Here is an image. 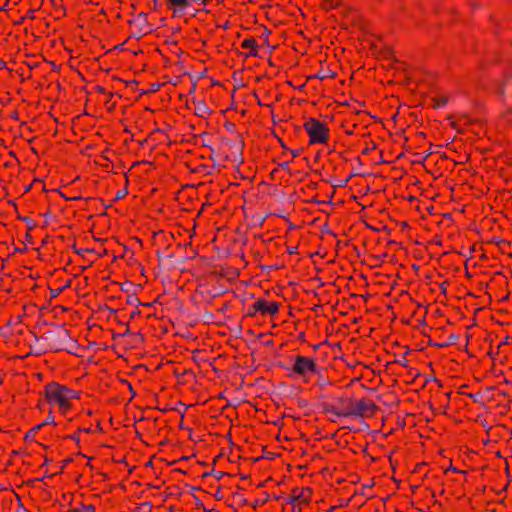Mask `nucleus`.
<instances>
[{"label":"nucleus","instance_id":"1","mask_svg":"<svg viewBox=\"0 0 512 512\" xmlns=\"http://www.w3.org/2000/svg\"><path fill=\"white\" fill-rule=\"evenodd\" d=\"M43 397L50 408L56 409L61 415H66L73 409L74 402L80 399V392L52 381L44 386Z\"/></svg>","mask_w":512,"mask_h":512},{"label":"nucleus","instance_id":"15","mask_svg":"<svg viewBox=\"0 0 512 512\" xmlns=\"http://www.w3.org/2000/svg\"><path fill=\"white\" fill-rule=\"evenodd\" d=\"M48 461H49V460H48L47 458H45V462H44V464H48Z\"/></svg>","mask_w":512,"mask_h":512},{"label":"nucleus","instance_id":"13","mask_svg":"<svg viewBox=\"0 0 512 512\" xmlns=\"http://www.w3.org/2000/svg\"><path fill=\"white\" fill-rule=\"evenodd\" d=\"M290 154H291L292 158H296L297 156H299V151L298 150H290Z\"/></svg>","mask_w":512,"mask_h":512},{"label":"nucleus","instance_id":"2","mask_svg":"<svg viewBox=\"0 0 512 512\" xmlns=\"http://www.w3.org/2000/svg\"><path fill=\"white\" fill-rule=\"evenodd\" d=\"M303 127L309 136L310 145L328 144L330 139V129L327 124L311 117L304 122Z\"/></svg>","mask_w":512,"mask_h":512},{"label":"nucleus","instance_id":"12","mask_svg":"<svg viewBox=\"0 0 512 512\" xmlns=\"http://www.w3.org/2000/svg\"><path fill=\"white\" fill-rule=\"evenodd\" d=\"M136 21L146 22V14H144V13H140V14L137 16Z\"/></svg>","mask_w":512,"mask_h":512},{"label":"nucleus","instance_id":"10","mask_svg":"<svg viewBox=\"0 0 512 512\" xmlns=\"http://www.w3.org/2000/svg\"><path fill=\"white\" fill-rule=\"evenodd\" d=\"M433 103V107L434 108H441V107H444L447 102H448V98L444 95H440V96H436L432 99Z\"/></svg>","mask_w":512,"mask_h":512},{"label":"nucleus","instance_id":"14","mask_svg":"<svg viewBox=\"0 0 512 512\" xmlns=\"http://www.w3.org/2000/svg\"><path fill=\"white\" fill-rule=\"evenodd\" d=\"M83 431H85V432H87V433H88V432L90 431V429L84 428V430H83Z\"/></svg>","mask_w":512,"mask_h":512},{"label":"nucleus","instance_id":"7","mask_svg":"<svg viewBox=\"0 0 512 512\" xmlns=\"http://www.w3.org/2000/svg\"><path fill=\"white\" fill-rule=\"evenodd\" d=\"M241 47L248 50L247 56H257L258 54V44L253 37L245 38L241 43Z\"/></svg>","mask_w":512,"mask_h":512},{"label":"nucleus","instance_id":"6","mask_svg":"<svg viewBox=\"0 0 512 512\" xmlns=\"http://www.w3.org/2000/svg\"><path fill=\"white\" fill-rule=\"evenodd\" d=\"M167 7L173 11V14L183 13L189 8L194 0H165Z\"/></svg>","mask_w":512,"mask_h":512},{"label":"nucleus","instance_id":"3","mask_svg":"<svg viewBox=\"0 0 512 512\" xmlns=\"http://www.w3.org/2000/svg\"><path fill=\"white\" fill-rule=\"evenodd\" d=\"M317 371V365L313 358L297 355L291 367L290 376H298L308 380Z\"/></svg>","mask_w":512,"mask_h":512},{"label":"nucleus","instance_id":"9","mask_svg":"<svg viewBox=\"0 0 512 512\" xmlns=\"http://www.w3.org/2000/svg\"><path fill=\"white\" fill-rule=\"evenodd\" d=\"M66 512H96V510L91 504H79L75 507H71Z\"/></svg>","mask_w":512,"mask_h":512},{"label":"nucleus","instance_id":"8","mask_svg":"<svg viewBox=\"0 0 512 512\" xmlns=\"http://www.w3.org/2000/svg\"><path fill=\"white\" fill-rule=\"evenodd\" d=\"M53 410H54L53 408H50L48 416L46 417V419L42 423L37 424L36 426H34L30 430V432H29L30 435H35L36 432H38L42 427H44L46 425L56 426L55 417L53 415Z\"/></svg>","mask_w":512,"mask_h":512},{"label":"nucleus","instance_id":"11","mask_svg":"<svg viewBox=\"0 0 512 512\" xmlns=\"http://www.w3.org/2000/svg\"><path fill=\"white\" fill-rule=\"evenodd\" d=\"M196 114L199 115L200 117L205 118L210 114V111H209L208 107L206 106V104L198 103V105L196 107Z\"/></svg>","mask_w":512,"mask_h":512},{"label":"nucleus","instance_id":"5","mask_svg":"<svg viewBox=\"0 0 512 512\" xmlns=\"http://www.w3.org/2000/svg\"><path fill=\"white\" fill-rule=\"evenodd\" d=\"M376 406L368 399H360L348 409L343 415L345 416H364L374 412Z\"/></svg>","mask_w":512,"mask_h":512},{"label":"nucleus","instance_id":"4","mask_svg":"<svg viewBox=\"0 0 512 512\" xmlns=\"http://www.w3.org/2000/svg\"><path fill=\"white\" fill-rule=\"evenodd\" d=\"M279 311V303L276 301H267L264 298H258L249 307V316H255L257 313L264 315H276Z\"/></svg>","mask_w":512,"mask_h":512}]
</instances>
